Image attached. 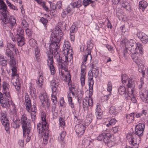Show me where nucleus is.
<instances>
[{"mask_svg": "<svg viewBox=\"0 0 148 148\" xmlns=\"http://www.w3.org/2000/svg\"><path fill=\"white\" fill-rule=\"evenodd\" d=\"M61 27L56 26L54 28L51 35L52 38L49 47V51L47 53V64L52 75L54 74L56 71L53 65V55L56 59L58 65V67L61 70H65L68 64V62L73 59L70 44L67 41H65L63 46V55L60 56L59 48L60 42L63 36V33Z\"/></svg>", "mask_w": 148, "mask_h": 148, "instance_id": "nucleus-1", "label": "nucleus"}, {"mask_svg": "<svg viewBox=\"0 0 148 148\" xmlns=\"http://www.w3.org/2000/svg\"><path fill=\"white\" fill-rule=\"evenodd\" d=\"M145 128V125L142 123L138 124L136 127L135 133L128 134L126 136L127 140L133 146V148H137L140 142L139 136L143 134Z\"/></svg>", "mask_w": 148, "mask_h": 148, "instance_id": "nucleus-2", "label": "nucleus"}, {"mask_svg": "<svg viewBox=\"0 0 148 148\" xmlns=\"http://www.w3.org/2000/svg\"><path fill=\"white\" fill-rule=\"evenodd\" d=\"M41 121L37 124V129L39 132L43 136V141L46 144L47 141L49 134V125L46 120L45 112H42L40 114Z\"/></svg>", "mask_w": 148, "mask_h": 148, "instance_id": "nucleus-3", "label": "nucleus"}, {"mask_svg": "<svg viewBox=\"0 0 148 148\" xmlns=\"http://www.w3.org/2000/svg\"><path fill=\"white\" fill-rule=\"evenodd\" d=\"M93 76L92 71H89L88 75L89 86L88 95L84 99L83 102V107L84 110L88 107L91 108L92 106L93 101L91 96L93 94V86L94 83L93 79Z\"/></svg>", "mask_w": 148, "mask_h": 148, "instance_id": "nucleus-4", "label": "nucleus"}, {"mask_svg": "<svg viewBox=\"0 0 148 148\" xmlns=\"http://www.w3.org/2000/svg\"><path fill=\"white\" fill-rule=\"evenodd\" d=\"M138 50L140 51V53H143L142 45L139 42L136 43V44L128 50L129 51L131 58L134 62L138 64L141 62V60L138 54Z\"/></svg>", "mask_w": 148, "mask_h": 148, "instance_id": "nucleus-5", "label": "nucleus"}, {"mask_svg": "<svg viewBox=\"0 0 148 148\" xmlns=\"http://www.w3.org/2000/svg\"><path fill=\"white\" fill-rule=\"evenodd\" d=\"M126 86L127 89L124 86H120L118 89V92L119 95L125 96V99H127V97L132 96L134 91L135 87L133 82L129 80Z\"/></svg>", "mask_w": 148, "mask_h": 148, "instance_id": "nucleus-6", "label": "nucleus"}, {"mask_svg": "<svg viewBox=\"0 0 148 148\" xmlns=\"http://www.w3.org/2000/svg\"><path fill=\"white\" fill-rule=\"evenodd\" d=\"M60 69V74L62 75L63 78V80L68 83L69 87L70 93H71L74 96L75 94V86L71 83V75L69 73L64 74L61 70Z\"/></svg>", "mask_w": 148, "mask_h": 148, "instance_id": "nucleus-7", "label": "nucleus"}, {"mask_svg": "<svg viewBox=\"0 0 148 148\" xmlns=\"http://www.w3.org/2000/svg\"><path fill=\"white\" fill-rule=\"evenodd\" d=\"M11 82L15 87L18 94L21 92V84L19 80V76L17 72L12 73Z\"/></svg>", "mask_w": 148, "mask_h": 148, "instance_id": "nucleus-8", "label": "nucleus"}, {"mask_svg": "<svg viewBox=\"0 0 148 148\" xmlns=\"http://www.w3.org/2000/svg\"><path fill=\"white\" fill-rule=\"evenodd\" d=\"M0 118L1 123L4 126L5 130L7 131L9 128V123L7 118L6 113L1 112V114Z\"/></svg>", "mask_w": 148, "mask_h": 148, "instance_id": "nucleus-9", "label": "nucleus"}, {"mask_svg": "<svg viewBox=\"0 0 148 148\" xmlns=\"http://www.w3.org/2000/svg\"><path fill=\"white\" fill-rule=\"evenodd\" d=\"M21 122L23 130L24 132H25V129L30 127V121L29 119H27L26 115L25 114H23L22 116Z\"/></svg>", "mask_w": 148, "mask_h": 148, "instance_id": "nucleus-10", "label": "nucleus"}, {"mask_svg": "<svg viewBox=\"0 0 148 148\" xmlns=\"http://www.w3.org/2000/svg\"><path fill=\"white\" fill-rule=\"evenodd\" d=\"M86 127L85 125L82 123H79L75 125V131L78 137L81 136L84 134Z\"/></svg>", "mask_w": 148, "mask_h": 148, "instance_id": "nucleus-11", "label": "nucleus"}, {"mask_svg": "<svg viewBox=\"0 0 148 148\" xmlns=\"http://www.w3.org/2000/svg\"><path fill=\"white\" fill-rule=\"evenodd\" d=\"M122 42L124 43V45H125L126 50H128L133 46L136 44L135 40L131 39L130 40L125 39L122 41Z\"/></svg>", "mask_w": 148, "mask_h": 148, "instance_id": "nucleus-12", "label": "nucleus"}, {"mask_svg": "<svg viewBox=\"0 0 148 148\" xmlns=\"http://www.w3.org/2000/svg\"><path fill=\"white\" fill-rule=\"evenodd\" d=\"M103 141L106 145L109 147H112L114 144L113 138L109 134L103 139Z\"/></svg>", "mask_w": 148, "mask_h": 148, "instance_id": "nucleus-13", "label": "nucleus"}, {"mask_svg": "<svg viewBox=\"0 0 148 148\" xmlns=\"http://www.w3.org/2000/svg\"><path fill=\"white\" fill-rule=\"evenodd\" d=\"M39 98L42 104L47 103V106H49L50 105L49 99L46 93H41L39 96Z\"/></svg>", "mask_w": 148, "mask_h": 148, "instance_id": "nucleus-14", "label": "nucleus"}, {"mask_svg": "<svg viewBox=\"0 0 148 148\" xmlns=\"http://www.w3.org/2000/svg\"><path fill=\"white\" fill-rule=\"evenodd\" d=\"M58 79H53L50 81L49 85L52 91H57V87L59 84Z\"/></svg>", "mask_w": 148, "mask_h": 148, "instance_id": "nucleus-15", "label": "nucleus"}, {"mask_svg": "<svg viewBox=\"0 0 148 148\" xmlns=\"http://www.w3.org/2000/svg\"><path fill=\"white\" fill-rule=\"evenodd\" d=\"M85 69L82 67L81 69V73L80 77V83L82 86V87L85 85V80L86 72Z\"/></svg>", "mask_w": 148, "mask_h": 148, "instance_id": "nucleus-16", "label": "nucleus"}, {"mask_svg": "<svg viewBox=\"0 0 148 148\" xmlns=\"http://www.w3.org/2000/svg\"><path fill=\"white\" fill-rule=\"evenodd\" d=\"M112 84L110 81L108 82L107 84V90L109 93L106 95H105L102 98H104L105 100H108L112 94Z\"/></svg>", "mask_w": 148, "mask_h": 148, "instance_id": "nucleus-17", "label": "nucleus"}, {"mask_svg": "<svg viewBox=\"0 0 148 148\" xmlns=\"http://www.w3.org/2000/svg\"><path fill=\"white\" fill-rule=\"evenodd\" d=\"M25 104L26 106L27 111L30 112L32 105L30 98L27 94L25 95Z\"/></svg>", "mask_w": 148, "mask_h": 148, "instance_id": "nucleus-18", "label": "nucleus"}, {"mask_svg": "<svg viewBox=\"0 0 148 148\" xmlns=\"http://www.w3.org/2000/svg\"><path fill=\"white\" fill-rule=\"evenodd\" d=\"M139 96L143 102L148 103V92L147 91H145L140 92Z\"/></svg>", "mask_w": 148, "mask_h": 148, "instance_id": "nucleus-19", "label": "nucleus"}, {"mask_svg": "<svg viewBox=\"0 0 148 148\" xmlns=\"http://www.w3.org/2000/svg\"><path fill=\"white\" fill-rule=\"evenodd\" d=\"M129 80L132 81V82H133V83L135 86L136 81L134 79L128 78L127 75L126 74H123L122 75V82L123 84L124 85H125V86H126V85L128 83V81H129Z\"/></svg>", "mask_w": 148, "mask_h": 148, "instance_id": "nucleus-20", "label": "nucleus"}, {"mask_svg": "<svg viewBox=\"0 0 148 148\" xmlns=\"http://www.w3.org/2000/svg\"><path fill=\"white\" fill-rule=\"evenodd\" d=\"M10 59L9 64L11 68L12 73L17 72V68L16 66V63L14 57Z\"/></svg>", "mask_w": 148, "mask_h": 148, "instance_id": "nucleus-21", "label": "nucleus"}, {"mask_svg": "<svg viewBox=\"0 0 148 148\" xmlns=\"http://www.w3.org/2000/svg\"><path fill=\"white\" fill-rule=\"evenodd\" d=\"M16 40L18 45L19 46L21 47L25 43V40L24 36H18Z\"/></svg>", "mask_w": 148, "mask_h": 148, "instance_id": "nucleus-22", "label": "nucleus"}, {"mask_svg": "<svg viewBox=\"0 0 148 148\" xmlns=\"http://www.w3.org/2000/svg\"><path fill=\"white\" fill-rule=\"evenodd\" d=\"M0 102L1 106L3 107H8L11 101H8L5 97L0 99Z\"/></svg>", "mask_w": 148, "mask_h": 148, "instance_id": "nucleus-23", "label": "nucleus"}, {"mask_svg": "<svg viewBox=\"0 0 148 148\" xmlns=\"http://www.w3.org/2000/svg\"><path fill=\"white\" fill-rule=\"evenodd\" d=\"M30 128L28 127L27 129H25V132L23 131V137H26V136L27 137V138L26 140V142H29L31 139V135L29 134L30 133Z\"/></svg>", "mask_w": 148, "mask_h": 148, "instance_id": "nucleus-24", "label": "nucleus"}, {"mask_svg": "<svg viewBox=\"0 0 148 148\" xmlns=\"http://www.w3.org/2000/svg\"><path fill=\"white\" fill-rule=\"evenodd\" d=\"M91 51L90 49H88L86 51L85 54L84 55L83 57V61H82L83 64H86L85 62L86 61L88 57H89L90 60L92 59V56L91 54Z\"/></svg>", "mask_w": 148, "mask_h": 148, "instance_id": "nucleus-25", "label": "nucleus"}, {"mask_svg": "<svg viewBox=\"0 0 148 148\" xmlns=\"http://www.w3.org/2000/svg\"><path fill=\"white\" fill-rule=\"evenodd\" d=\"M134 115L133 113L127 114L125 116V120L127 122L129 123H132L134 120Z\"/></svg>", "mask_w": 148, "mask_h": 148, "instance_id": "nucleus-26", "label": "nucleus"}, {"mask_svg": "<svg viewBox=\"0 0 148 148\" xmlns=\"http://www.w3.org/2000/svg\"><path fill=\"white\" fill-rule=\"evenodd\" d=\"M141 62L140 63L137 64L138 65V70L139 72L142 74L143 76H144L145 73L146 68L144 65L141 64Z\"/></svg>", "mask_w": 148, "mask_h": 148, "instance_id": "nucleus-27", "label": "nucleus"}, {"mask_svg": "<svg viewBox=\"0 0 148 148\" xmlns=\"http://www.w3.org/2000/svg\"><path fill=\"white\" fill-rule=\"evenodd\" d=\"M7 9V6L3 2V0H0V10H2L1 12L4 15L5 14Z\"/></svg>", "mask_w": 148, "mask_h": 148, "instance_id": "nucleus-28", "label": "nucleus"}, {"mask_svg": "<svg viewBox=\"0 0 148 148\" xmlns=\"http://www.w3.org/2000/svg\"><path fill=\"white\" fill-rule=\"evenodd\" d=\"M147 6V2L145 1H142L139 2L138 6L140 9L143 11Z\"/></svg>", "mask_w": 148, "mask_h": 148, "instance_id": "nucleus-29", "label": "nucleus"}, {"mask_svg": "<svg viewBox=\"0 0 148 148\" xmlns=\"http://www.w3.org/2000/svg\"><path fill=\"white\" fill-rule=\"evenodd\" d=\"M94 118L93 114L92 112H88L86 116V121L88 124H90Z\"/></svg>", "mask_w": 148, "mask_h": 148, "instance_id": "nucleus-30", "label": "nucleus"}, {"mask_svg": "<svg viewBox=\"0 0 148 148\" xmlns=\"http://www.w3.org/2000/svg\"><path fill=\"white\" fill-rule=\"evenodd\" d=\"M10 21V26L11 28H13L16 24V21L14 17L12 16L9 18Z\"/></svg>", "mask_w": 148, "mask_h": 148, "instance_id": "nucleus-31", "label": "nucleus"}, {"mask_svg": "<svg viewBox=\"0 0 148 148\" xmlns=\"http://www.w3.org/2000/svg\"><path fill=\"white\" fill-rule=\"evenodd\" d=\"M10 86L9 84L5 82H3L2 84V92L9 90Z\"/></svg>", "mask_w": 148, "mask_h": 148, "instance_id": "nucleus-32", "label": "nucleus"}, {"mask_svg": "<svg viewBox=\"0 0 148 148\" xmlns=\"http://www.w3.org/2000/svg\"><path fill=\"white\" fill-rule=\"evenodd\" d=\"M35 49V56L36 58V60L37 61H39L40 60V51L38 47H36Z\"/></svg>", "mask_w": 148, "mask_h": 148, "instance_id": "nucleus-33", "label": "nucleus"}, {"mask_svg": "<svg viewBox=\"0 0 148 148\" xmlns=\"http://www.w3.org/2000/svg\"><path fill=\"white\" fill-rule=\"evenodd\" d=\"M82 144L87 147L92 144V142L89 138H85L82 141Z\"/></svg>", "mask_w": 148, "mask_h": 148, "instance_id": "nucleus-34", "label": "nucleus"}, {"mask_svg": "<svg viewBox=\"0 0 148 148\" xmlns=\"http://www.w3.org/2000/svg\"><path fill=\"white\" fill-rule=\"evenodd\" d=\"M66 132L64 131H62L60 134L58 136V139L60 142H62L64 141V138L66 135Z\"/></svg>", "mask_w": 148, "mask_h": 148, "instance_id": "nucleus-35", "label": "nucleus"}, {"mask_svg": "<svg viewBox=\"0 0 148 148\" xmlns=\"http://www.w3.org/2000/svg\"><path fill=\"white\" fill-rule=\"evenodd\" d=\"M57 94V91H52L51 95V99L53 102L54 104L56 103L57 102V97L56 96Z\"/></svg>", "mask_w": 148, "mask_h": 148, "instance_id": "nucleus-36", "label": "nucleus"}, {"mask_svg": "<svg viewBox=\"0 0 148 148\" xmlns=\"http://www.w3.org/2000/svg\"><path fill=\"white\" fill-rule=\"evenodd\" d=\"M0 12L1 14L3 16L4 18L3 19V21L4 22V23L5 24H7L9 22V20H8V19L7 18V14L8 12L7 9H6V12H5V14H4L3 13L1 12V11H2V10H0Z\"/></svg>", "mask_w": 148, "mask_h": 148, "instance_id": "nucleus-37", "label": "nucleus"}, {"mask_svg": "<svg viewBox=\"0 0 148 148\" xmlns=\"http://www.w3.org/2000/svg\"><path fill=\"white\" fill-rule=\"evenodd\" d=\"M43 83V77L41 75H40L37 81V84L40 87H42Z\"/></svg>", "mask_w": 148, "mask_h": 148, "instance_id": "nucleus-38", "label": "nucleus"}, {"mask_svg": "<svg viewBox=\"0 0 148 148\" xmlns=\"http://www.w3.org/2000/svg\"><path fill=\"white\" fill-rule=\"evenodd\" d=\"M2 92H3V94L4 95L5 97L8 100V101H11V98L9 90L3 91Z\"/></svg>", "mask_w": 148, "mask_h": 148, "instance_id": "nucleus-39", "label": "nucleus"}, {"mask_svg": "<svg viewBox=\"0 0 148 148\" xmlns=\"http://www.w3.org/2000/svg\"><path fill=\"white\" fill-rule=\"evenodd\" d=\"M147 35L145 33L141 32H138L137 34V36L140 39V41L141 40H142V39L145 38V37Z\"/></svg>", "mask_w": 148, "mask_h": 148, "instance_id": "nucleus-40", "label": "nucleus"}, {"mask_svg": "<svg viewBox=\"0 0 148 148\" xmlns=\"http://www.w3.org/2000/svg\"><path fill=\"white\" fill-rule=\"evenodd\" d=\"M29 43L30 45L33 48H35L36 47H37L36 41L34 39H30L29 41Z\"/></svg>", "mask_w": 148, "mask_h": 148, "instance_id": "nucleus-41", "label": "nucleus"}, {"mask_svg": "<svg viewBox=\"0 0 148 148\" xmlns=\"http://www.w3.org/2000/svg\"><path fill=\"white\" fill-rule=\"evenodd\" d=\"M109 135L108 134H106L105 133H103L99 135L97 137V140H101L102 139L103 140L105 137Z\"/></svg>", "mask_w": 148, "mask_h": 148, "instance_id": "nucleus-42", "label": "nucleus"}, {"mask_svg": "<svg viewBox=\"0 0 148 148\" xmlns=\"http://www.w3.org/2000/svg\"><path fill=\"white\" fill-rule=\"evenodd\" d=\"M6 55L10 59L13 58L14 57L13 53L10 49H6Z\"/></svg>", "mask_w": 148, "mask_h": 148, "instance_id": "nucleus-43", "label": "nucleus"}, {"mask_svg": "<svg viewBox=\"0 0 148 148\" xmlns=\"http://www.w3.org/2000/svg\"><path fill=\"white\" fill-rule=\"evenodd\" d=\"M116 122V120L114 119H112L109 121L108 123H107L106 122L105 123V125H106L107 127H109L111 125H113L115 124Z\"/></svg>", "mask_w": 148, "mask_h": 148, "instance_id": "nucleus-44", "label": "nucleus"}, {"mask_svg": "<svg viewBox=\"0 0 148 148\" xmlns=\"http://www.w3.org/2000/svg\"><path fill=\"white\" fill-rule=\"evenodd\" d=\"M109 113L111 114H116L118 113V111L114 106L111 107L109 110Z\"/></svg>", "mask_w": 148, "mask_h": 148, "instance_id": "nucleus-45", "label": "nucleus"}, {"mask_svg": "<svg viewBox=\"0 0 148 148\" xmlns=\"http://www.w3.org/2000/svg\"><path fill=\"white\" fill-rule=\"evenodd\" d=\"M82 5V3L80 0L74 2L72 4L73 8H79Z\"/></svg>", "mask_w": 148, "mask_h": 148, "instance_id": "nucleus-46", "label": "nucleus"}, {"mask_svg": "<svg viewBox=\"0 0 148 148\" xmlns=\"http://www.w3.org/2000/svg\"><path fill=\"white\" fill-rule=\"evenodd\" d=\"M59 124L60 126L64 128L65 125V123L64 119L60 117L59 118Z\"/></svg>", "mask_w": 148, "mask_h": 148, "instance_id": "nucleus-47", "label": "nucleus"}, {"mask_svg": "<svg viewBox=\"0 0 148 148\" xmlns=\"http://www.w3.org/2000/svg\"><path fill=\"white\" fill-rule=\"evenodd\" d=\"M30 94L32 97H33L34 98H36V95L35 88H30Z\"/></svg>", "mask_w": 148, "mask_h": 148, "instance_id": "nucleus-48", "label": "nucleus"}, {"mask_svg": "<svg viewBox=\"0 0 148 148\" xmlns=\"http://www.w3.org/2000/svg\"><path fill=\"white\" fill-rule=\"evenodd\" d=\"M24 32L23 30L21 27H19L17 29V34L18 36H24Z\"/></svg>", "mask_w": 148, "mask_h": 148, "instance_id": "nucleus-49", "label": "nucleus"}, {"mask_svg": "<svg viewBox=\"0 0 148 148\" xmlns=\"http://www.w3.org/2000/svg\"><path fill=\"white\" fill-rule=\"evenodd\" d=\"M122 6L127 10H129L130 8L129 3L128 2L125 1L122 3Z\"/></svg>", "mask_w": 148, "mask_h": 148, "instance_id": "nucleus-50", "label": "nucleus"}, {"mask_svg": "<svg viewBox=\"0 0 148 148\" xmlns=\"http://www.w3.org/2000/svg\"><path fill=\"white\" fill-rule=\"evenodd\" d=\"M95 77L96 78L98 76L99 74V70L96 68H93L92 71Z\"/></svg>", "mask_w": 148, "mask_h": 148, "instance_id": "nucleus-51", "label": "nucleus"}, {"mask_svg": "<svg viewBox=\"0 0 148 148\" xmlns=\"http://www.w3.org/2000/svg\"><path fill=\"white\" fill-rule=\"evenodd\" d=\"M21 25L23 29H27L28 27V24L25 20L23 19L22 20Z\"/></svg>", "mask_w": 148, "mask_h": 148, "instance_id": "nucleus-52", "label": "nucleus"}, {"mask_svg": "<svg viewBox=\"0 0 148 148\" xmlns=\"http://www.w3.org/2000/svg\"><path fill=\"white\" fill-rule=\"evenodd\" d=\"M93 2V1L92 0H84L83 2V4L85 6H87L89 3H91Z\"/></svg>", "mask_w": 148, "mask_h": 148, "instance_id": "nucleus-53", "label": "nucleus"}, {"mask_svg": "<svg viewBox=\"0 0 148 148\" xmlns=\"http://www.w3.org/2000/svg\"><path fill=\"white\" fill-rule=\"evenodd\" d=\"M77 29V28L75 25H73L70 29V33H73Z\"/></svg>", "mask_w": 148, "mask_h": 148, "instance_id": "nucleus-54", "label": "nucleus"}, {"mask_svg": "<svg viewBox=\"0 0 148 148\" xmlns=\"http://www.w3.org/2000/svg\"><path fill=\"white\" fill-rule=\"evenodd\" d=\"M15 47V46L14 45H13L10 43H8L7 45V47L6 49H10L11 50H13V49Z\"/></svg>", "mask_w": 148, "mask_h": 148, "instance_id": "nucleus-55", "label": "nucleus"}, {"mask_svg": "<svg viewBox=\"0 0 148 148\" xmlns=\"http://www.w3.org/2000/svg\"><path fill=\"white\" fill-rule=\"evenodd\" d=\"M40 21L43 24L45 27H46L47 23L48 22L47 20L43 17H42L40 19Z\"/></svg>", "mask_w": 148, "mask_h": 148, "instance_id": "nucleus-56", "label": "nucleus"}, {"mask_svg": "<svg viewBox=\"0 0 148 148\" xmlns=\"http://www.w3.org/2000/svg\"><path fill=\"white\" fill-rule=\"evenodd\" d=\"M146 113L145 112V111L143 110L141 112L136 114L135 116L136 118H138L142 116L143 114L146 115Z\"/></svg>", "mask_w": 148, "mask_h": 148, "instance_id": "nucleus-57", "label": "nucleus"}, {"mask_svg": "<svg viewBox=\"0 0 148 148\" xmlns=\"http://www.w3.org/2000/svg\"><path fill=\"white\" fill-rule=\"evenodd\" d=\"M95 114L97 119H100L101 118L102 115V112H95Z\"/></svg>", "mask_w": 148, "mask_h": 148, "instance_id": "nucleus-58", "label": "nucleus"}, {"mask_svg": "<svg viewBox=\"0 0 148 148\" xmlns=\"http://www.w3.org/2000/svg\"><path fill=\"white\" fill-rule=\"evenodd\" d=\"M145 37L142 39L141 41L142 43L144 44H146L148 42V36L147 35L146 37V36Z\"/></svg>", "mask_w": 148, "mask_h": 148, "instance_id": "nucleus-59", "label": "nucleus"}, {"mask_svg": "<svg viewBox=\"0 0 148 148\" xmlns=\"http://www.w3.org/2000/svg\"><path fill=\"white\" fill-rule=\"evenodd\" d=\"M134 92L133 93V95L132 96H127V99H128L127 100H128L129 98L128 97H129L131 98V100L132 102L133 103H134L136 102V100L135 98V97L134 96Z\"/></svg>", "mask_w": 148, "mask_h": 148, "instance_id": "nucleus-60", "label": "nucleus"}, {"mask_svg": "<svg viewBox=\"0 0 148 148\" xmlns=\"http://www.w3.org/2000/svg\"><path fill=\"white\" fill-rule=\"evenodd\" d=\"M49 3L50 4V8L51 10H55L56 9V7L55 3L50 1H49Z\"/></svg>", "mask_w": 148, "mask_h": 148, "instance_id": "nucleus-61", "label": "nucleus"}, {"mask_svg": "<svg viewBox=\"0 0 148 148\" xmlns=\"http://www.w3.org/2000/svg\"><path fill=\"white\" fill-rule=\"evenodd\" d=\"M96 112H101L102 111L100 109V106L99 104V103H97V105L95 109Z\"/></svg>", "mask_w": 148, "mask_h": 148, "instance_id": "nucleus-62", "label": "nucleus"}, {"mask_svg": "<svg viewBox=\"0 0 148 148\" xmlns=\"http://www.w3.org/2000/svg\"><path fill=\"white\" fill-rule=\"evenodd\" d=\"M26 33L27 35L30 36L32 35V32L30 29H28V27L27 29H25Z\"/></svg>", "mask_w": 148, "mask_h": 148, "instance_id": "nucleus-63", "label": "nucleus"}, {"mask_svg": "<svg viewBox=\"0 0 148 148\" xmlns=\"http://www.w3.org/2000/svg\"><path fill=\"white\" fill-rule=\"evenodd\" d=\"M53 113V118L56 119L58 116V111L52 112Z\"/></svg>", "mask_w": 148, "mask_h": 148, "instance_id": "nucleus-64", "label": "nucleus"}]
</instances>
